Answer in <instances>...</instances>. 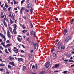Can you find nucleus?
<instances>
[{"label": "nucleus", "mask_w": 74, "mask_h": 74, "mask_svg": "<svg viewBox=\"0 0 74 74\" xmlns=\"http://www.w3.org/2000/svg\"><path fill=\"white\" fill-rule=\"evenodd\" d=\"M70 39V40H71V37H67L65 40V42H67L68 41H69V39Z\"/></svg>", "instance_id": "f257e3e1"}, {"label": "nucleus", "mask_w": 74, "mask_h": 74, "mask_svg": "<svg viewBox=\"0 0 74 74\" xmlns=\"http://www.w3.org/2000/svg\"><path fill=\"white\" fill-rule=\"evenodd\" d=\"M50 65V62H48L45 65L46 68H47V69L48 68V67H49Z\"/></svg>", "instance_id": "f03ea898"}, {"label": "nucleus", "mask_w": 74, "mask_h": 74, "mask_svg": "<svg viewBox=\"0 0 74 74\" xmlns=\"http://www.w3.org/2000/svg\"><path fill=\"white\" fill-rule=\"evenodd\" d=\"M7 36L9 38H11V35H10V32H9V30H8Z\"/></svg>", "instance_id": "7ed1b4c3"}, {"label": "nucleus", "mask_w": 74, "mask_h": 74, "mask_svg": "<svg viewBox=\"0 0 74 74\" xmlns=\"http://www.w3.org/2000/svg\"><path fill=\"white\" fill-rule=\"evenodd\" d=\"M35 66H34V65H33L32 66V69H33V68H34L35 69L37 70V64H35Z\"/></svg>", "instance_id": "20e7f679"}, {"label": "nucleus", "mask_w": 74, "mask_h": 74, "mask_svg": "<svg viewBox=\"0 0 74 74\" xmlns=\"http://www.w3.org/2000/svg\"><path fill=\"white\" fill-rule=\"evenodd\" d=\"M59 66V64H56L55 66L52 67V69H54V68H57Z\"/></svg>", "instance_id": "39448f33"}, {"label": "nucleus", "mask_w": 74, "mask_h": 74, "mask_svg": "<svg viewBox=\"0 0 74 74\" xmlns=\"http://www.w3.org/2000/svg\"><path fill=\"white\" fill-rule=\"evenodd\" d=\"M37 43H34V44L33 45V46L34 47V49H36V48H37V46H36L37 45Z\"/></svg>", "instance_id": "423d86ee"}, {"label": "nucleus", "mask_w": 74, "mask_h": 74, "mask_svg": "<svg viewBox=\"0 0 74 74\" xmlns=\"http://www.w3.org/2000/svg\"><path fill=\"white\" fill-rule=\"evenodd\" d=\"M13 32L15 34H16V27H14V29H13Z\"/></svg>", "instance_id": "0eeeda50"}, {"label": "nucleus", "mask_w": 74, "mask_h": 74, "mask_svg": "<svg viewBox=\"0 0 74 74\" xmlns=\"http://www.w3.org/2000/svg\"><path fill=\"white\" fill-rule=\"evenodd\" d=\"M67 33V29H65V30L64 32V35H66Z\"/></svg>", "instance_id": "6e6552de"}, {"label": "nucleus", "mask_w": 74, "mask_h": 74, "mask_svg": "<svg viewBox=\"0 0 74 74\" xmlns=\"http://www.w3.org/2000/svg\"><path fill=\"white\" fill-rule=\"evenodd\" d=\"M11 45V44H7L5 47V48H7V47H10Z\"/></svg>", "instance_id": "1a4fd4ad"}, {"label": "nucleus", "mask_w": 74, "mask_h": 74, "mask_svg": "<svg viewBox=\"0 0 74 74\" xmlns=\"http://www.w3.org/2000/svg\"><path fill=\"white\" fill-rule=\"evenodd\" d=\"M10 64H11L13 66H14V63L13 62H10L9 63Z\"/></svg>", "instance_id": "9d476101"}, {"label": "nucleus", "mask_w": 74, "mask_h": 74, "mask_svg": "<svg viewBox=\"0 0 74 74\" xmlns=\"http://www.w3.org/2000/svg\"><path fill=\"white\" fill-rule=\"evenodd\" d=\"M23 7H22L21 9L20 10V14L21 15H22V10H23Z\"/></svg>", "instance_id": "9b49d317"}, {"label": "nucleus", "mask_w": 74, "mask_h": 74, "mask_svg": "<svg viewBox=\"0 0 74 74\" xmlns=\"http://www.w3.org/2000/svg\"><path fill=\"white\" fill-rule=\"evenodd\" d=\"M32 4L31 3H29L28 5L27 6V8H29L31 7V5Z\"/></svg>", "instance_id": "f8f14e48"}, {"label": "nucleus", "mask_w": 74, "mask_h": 74, "mask_svg": "<svg viewBox=\"0 0 74 74\" xmlns=\"http://www.w3.org/2000/svg\"><path fill=\"white\" fill-rule=\"evenodd\" d=\"M18 62H21V61L23 62V59L22 58H18Z\"/></svg>", "instance_id": "ddd939ff"}, {"label": "nucleus", "mask_w": 74, "mask_h": 74, "mask_svg": "<svg viewBox=\"0 0 74 74\" xmlns=\"http://www.w3.org/2000/svg\"><path fill=\"white\" fill-rule=\"evenodd\" d=\"M61 48L62 49H64L65 48V47L63 45H62L61 46Z\"/></svg>", "instance_id": "4468645a"}, {"label": "nucleus", "mask_w": 74, "mask_h": 74, "mask_svg": "<svg viewBox=\"0 0 74 74\" xmlns=\"http://www.w3.org/2000/svg\"><path fill=\"white\" fill-rule=\"evenodd\" d=\"M26 67L25 66H24L23 67V71H25V70H26Z\"/></svg>", "instance_id": "2eb2a0df"}, {"label": "nucleus", "mask_w": 74, "mask_h": 74, "mask_svg": "<svg viewBox=\"0 0 74 74\" xmlns=\"http://www.w3.org/2000/svg\"><path fill=\"white\" fill-rule=\"evenodd\" d=\"M4 24V25L5 26H6V27H7V23H6L5 21H3Z\"/></svg>", "instance_id": "dca6fc26"}, {"label": "nucleus", "mask_w": 74, "mask_h": 74, "mask_svg": "<svg viewBox=\"0 0 74 74\" xmlns=\"http://www.w3.org/2000/svg\"><path fill=\"white\" fill-rule=\"evenodd\" d=\"M45 71H42L40 72L39 73V74H44V73H45Z\"/></svg>", "instance_id": "f3484780"}, {"label": "nucleus", "mask_w": 74, "mask_h": 74, "mask_svg": "<svg viewBox=\"0 0 74 74\" xmlns=\"http://www.w3.org/2000/svg\"><path fill=\"white\" fill-rule=\"evenodd\" d=\"M9 29L10 32H11V33H12V29L11 28H10V27H9Z\"/></svg>", "instance_id": "a211bd4d"}, {"label": "nucleus", "mask_w": 74, "mask_h": 74, "mask_svg": "<svg viewBox=\"0 0 74 74\" xmlns=\"http://www.w3.org/2000/svg\"><path fill=\"white\" fill-rule=\"evenodd\" d=\"M5 65L4 64H0V67H3V66H4Z\"/></svg>", "instance_id": "6ab92c4d"}, {"label": "nucleus", "mask_w": 74, "mask_h": 74, "mask_svg": "<svg viewBox=\"0 0 74 74\" xmlns=\"http://www.w3.org/2000/svg\"><path fill=\"white\" fill-rule=\"evenodd\" d=\"M35 33V32H34L33 31H32L31 32V34L32 36V35L34 34V33Z\"/></svg>", "instance_id": "aec40b11"}, {"label": "nucleus", "mask_w": 74, "mask_h": 74, "mask_svg": "<svg viewBox=\"0 0 74 74\" xmlns=\"http://www.w3.org/2000/svg\"><path fill=\"white\" fill-rule=\"evenodd\" d=\"M29 57L30 58H32L33 57V54H31L29 55Z\"/></svg>", "instance_id": "412c9836"}, {"label": "nucleus", "mask_w": 74, "mask_h": 74, "mask_svg": "<svg viewBox=\"0 0 74 74\" xmlns=\"http://www.w3.org/2000/svg\"><path fill=\"white\" fill-rule=\"evenodd\" d=\"M3 9L4 11H7L6 8H5V7H3Z\"/></svg>", "instance_id": "4be33fe9"}, {"label": "nucleus", "mask_w": 74, "mask_h": 74, "mask_svg": "<svg viewBox=\"0 0 74 74\" xmlns=\"http://www.w3.org/2000/svg\"><path fill=\"white\" fill-rule=\"evenodd\" d=\"M74 21V18H73L71 20V24H73V22Z\"/></svg>", "instance_id": "5701e85b"}, {"label": "nucleus", "mask_w": 74, "mask_h": 74, "mask_svg": "<svg viewBox=\"0 0 74 74\" xmlns=\"http://www.w3.org/2000/svg\"><path fill=\"white\" fill-rule=\"evenodd\" d=\"M0 70L1 72H3L4 71V69L1 68L0 69Z\"/></svg>", "instance_id": "b1692460"}, {"label": "nucleus", "mask_w": 74, "mask_h": 74, "mask_svg": "<svg viewBox=\"0 0 74 74\" xmlns=\"http://www.w3.org/2000/svg\"><path fill=\"white\" fill-rule=\"evenodd\" d=\"M25 11L26 12H29L30 11V10H27V9H25Z\"/></svg>", "instance_id": "393cba45"}, {"label": "nucleus", "mask_w": 74, "mask_h": 74, "mask_svg": "<svg viewBox=\"0 0 74 74\" xmlns=\"http://www.w3.org/2000/svg\"><path fill=\"white\" fill-rule=\"evenodd\" d=\"M4 36V35H3L2 33H0V36L1 37H3V36Z\"/></svg>", "instance_id": "a878e982"}, {"label": "nucleus", "mask_w": 74, "mask_h": 74, "mask_svg": "<svg viewBox=\"0 0 74 74\" xmlns=\"http://www.w3.org/2000/svg\"><path fill=\"white\" fill-rule=\"evenodd\" d=\"M2 38H3L4 40H6V38H5V35H3V36L2 37Z\"/></svg>", "instance_id": "bb28decb"}, {"label": "nucleus", "mask_w": 74, "mask_h": 74, "mask_svg": "<svg viewBox=\"0 0 74 74\" xmlns=\"http://www.w3.org/2000/svg\"><path fill=\"white\" fill-rule=\"evenodd\" d=\"M27 30H23L22 31L23 33H26L27 32Z\"/></svg>", "instance_id": "cd10ccee"}, {"label": "nucleus", "mask_w": 74, "mask_h": 74, "mask_svg": "<svg viewBox=\"0 0 74 74\" xmlns=\"http://www.w3.org/2000/svg\"><path fill=\"white\" fill-rule=\"evenodd\" d=\"M30 11L31 13H32L33 12V8H31Z\"/></svg>", "instance_id": "c85d7f7f"}, {"label": "nucleus", "mask_w": 74, "mask_h": 74, "mask_svg": "<svg viewBox=\"0 0 74 74\" xmlns=\"http://www.w3.org/2000/svg\"><path fill=\"white\" fill-rule=\"evenodd\" d=\"M25 1V0H23L21 2V4H22V3H24Z\"/></svg>", "instance_id": "c756f323"}, {"label": "nucleus", "mask_w": 74, "mask_h": 74, "mask_svg": "<svg viewBox=\"0 0 74 74\" xmlns=\"http://www.w3.org/2000/svg\"><path fill=\"white\" fill-rule=\"evenodd\" d=\"M34 36V37H36V32H34V34H32Z\"/></svg>", "instance_id": "7c9ffc66"}, {"label": "nucleus", "mask_w": 74, "mask_h": 74, "mask_svg": "<svg viewBox=\"0 0 74 74\" xmlns=\"http://www.w3.org/2000/svg\"><path fill=\"white\" fill-rule=\"evenodd\" d=\"M31 44L32 45H33L34 44V42H33V41H32Z\"/></svg>", "instance_id": "2f4dec72"}, {"label": "nucleus", "mask_w": 74, "mask_h": 74, "mask_svg": "<svg viewBox=\"0 0 74 74\" xmlns=\"http://www.w3.org/2000/svg\"><path fill=\"white\" fill-rule=\"evenodd\" d=\"M10 23L11 24H12L13 23V21L12 20H10Z\"/></svg>", "instance_id": "473e14b6"}, {"label": "nucleus", "mask_w": 74, "mask_h": 74, "mask_svg": "<svg viewBox=\"0 0 74 74\" xmlns=\"http://www.w3.org/2000/svg\"><path fill=\"white\" fill-rule=\"evenodd\" d=\"M22 28L23 29H25V28H26V27H25L24 26V24L23 25Z\"/></svg>", "instance_id": "72a5a7b5"}, {"label": "nucleus", "mask_w": 74, "mask_h": 74, "mask_svg": "<svg viewBox=\"0 0 74 74\" xmlns=\"http://www.w3.org/2000/svg\"><path fill=\"white\" fill-rule=\"evenodd\" d=\"M17 39H18V41H19L20 42H21V41L20 40V38H18Z\"/></svg>", "instance_id": "f704fd0d"}, {"label": "nucleus", "mask_w": 74, "mask_h": 74, "mask_svg": "<svg viewBox=\"0 0 74 74\" xmlns=\"http://www.w3.org/2000/svg\"><path fill=\"white\" fill-rule=\"evenodd\" d=\"M53 56L54 57H55V56H56V53H54L53 54Z\"/></svg>", "instance_id": "c9c22d12"}, {"label": "nucleus", "mask_w": 74, "mask_h": 74, "mask_svg": "<svg viewBox=\"0 0 74 74\" xmlns=\"http://www.w3.org/2000/svg\"><path fill=\"white\" fill-rule=\"evenodd\" d=\"M69 62H74V61H73V60H69Z\"/></svg>", "instance_id": "e433bc0d"}, {"label": "nucleus", "mask_w": 74, "mask_h": 74, "mask_svg": "<svg viewBox=\"0 0 74 74\" xmlns=\"http://www.w3.org/2000/svg\"><path fill=\"white\" fill-rule=\"evenodd\" d=\"M18 2H16V1H14V4H18Z\"/></svg>", "instance_id": "4c0bfd02"}, {"label": "nucleus", "mask_w": 74, "mask_h": 74, "mask_svg": "<svg viewBox=\"0 0 74 74\" xmlns=\"http://www.w3.org/2000/svg\"><path fill=\"white\" fill-rule=\"evenodd\" d=\"M9 58H10V60H11L12 59V58L11 56H9Z\"/></svg>", "instance_id": "58836bf2"}, {"label": "nucleus", "mask_w": 74, "mask_h": 74, "mask_svg": "<svg viewBox=\"0 0 74 74\" xmlns=\"http://www.w3.org/2000/svg\"><path fill=\"white\" fill-rule=\"evenodd\" d=\"M0 49L3 50V47H2L1 46H0Z\"/></svg>", "instance_id": "ea45409f"}, {"label": "nucleus", "mask_w": 74, "mask_h": 74, "mask_svg": "<svg viewBox=\"0 0 74 74\" xmlns=\"http://www.w3.org/2000/svg\"><path fill=\"white\" fill-rule=\"evenodd\" d=\"M67 71H64V72H63V73L64 74H65V73H67Z\"/></svg>", "instance_id": "a19ab883"}, {"label": "nucleus", "mask_w": 74, "mask_h": 74, "mask_svg": "<svg viewBox=\"0 0 74 74\" xmlns=\"http://www.w3.org/2000/svg\"><path fill=\"white\" fill-rule=\"evenodd\" d=\"M66 56H67V57H70V56L68 54H66Z\"/></svg>", "instance_id": "79ce46f5"}, {"label": "nucleus", "mask_w": 74, "mask_h": 74, "mask_svg": "<svg viewBox=\"0 0 74 74\" xmlns=\"http://www.w3.org/2000/svg\"><path fill=\"white\" fill-rule=\"evenodd\" d=\"M13 51L14 52H16V51H18V49H17V50H14Z\"/></svg>", "instance_id": "37998d69"}, {"label": "nucleus", "mask_w": 74, "mask_h": 74, "mask_svg": "<svg viewBox=\"0 0 74 74\" xmlns=\"http://www.w3.org/2000/svg\"><path fill=\"white\" fill-rule=\"evenodd\" d=\"M11 7L9 8L8 9V11H10V10H11Z\"/></svg>", "instance_id": "c03bdc74"}, {"label": "nucleus", "mask_w": 74, "mask_h": 74, "mask_svg": "<svg viewBox=\"0 0 74 74\" xmlns=\"http://www.w3.org/2000/svg\"><path fill=\"white\" fill-rule=\"evenodd\" d=\"M8 68L9 69H11V66L9 65H8Z\"/></svg>", "instance_id": "a18cd8bd"}, {"label": "nucleus", "mask_w": 74, "mask_h": 74, "mask_svg": "<svg viewBox=\"0 0 74 74\" xmlns=\"http://www.w3.org/2000/svg\"><path fill=\"white\" fill-rule=\"evenodd\" d=\"M8 51H9V52H10V53H11V51H10V49L8 48Z\"/></svg>", "instance_id": "49530a36"}, {"label": "nucleus", "mask_w": 74, "mask_h": 74, "mask_svg": "<svg viewBox=\"0 0 74 74\" xmlns=\"http://www.w3.org/2000/svg\"><path fill=\"white\" fill-rule=\"evenodd\" d=\"M11 18H12V19H13L14 18V15H13V14H12Z\"/></svg>", "instance_id": "de8ad7c7"}, {"label": "nucleus", "mask_w": 74, "mask_h": 74, "mask_svg": "<svg viewBox=\"0 0 74 74\" xmlns=\"http://www.w3.org/2000/svg\"><path fill=\"white\" fill-rule=\"evenodd\" d=\"M5 52L7 53H8V52L7 51V49H6L5 51Z\"/></svg>", "instance_id": "09e8293b"}, {"label": "nucleus", "mask_w": 74, "mask_h": 74, "mask_svg": "<svg viewBox=\"0 0 74 74\" xmlns=\"http://www.w3.org/2000/svg\"><path fill=\"white\" fill-rule=\"evenodd\" d=\"M5 6L7 8L8 7V5H7V4L5 3Z\"/></svg>", "instance_id": "8fccbe9b"}, {"label": "nucleus", "mask_w": 74, "mask_h": 74, "mask_svg": "<svg viewBox=\"0 0 74 74\" xmlns=\"http://www.w3.org/2000/svg\"><path fill=\"white\" fill-rule=\"evenodd\" d=\"M6 43H10V41L9 40H7L6 41Z\"/></svg>", "instance_id": "3c124183"}, {"label": "nucleus", "mask_w": 74, "mask_h": 74, "mask_svg": "<svg viewBox=\"0 0 74 74\" xmlns=\"http://www.w3.org/2000/svg\"><path fill=\"white\" fill-rule=\"evenodd\" d=\"M71 67H74V64H73V65H71Z\"/></svg>", "instance_id": "603ef678"}, {"label": "nucleus", "mask_w": 74, "mask_h": 74, "mask_svg": "<svg viewBox=\"0 0 74 74\" xmlns=\"http://www.w3.org/2000/svg\"><path fill=\"white\" fill-rule=\"evenodd\" d=\"M55 51V49H53L51 50V52H53V51Z\"/></svg>", "instance_id": "864d4df0"}, {"label": "nucleus", "mask_w": 74, "mask_h": 74, "mask_svg": "<svg viewBox=\"0 0 74 74\" xmlns=\"http://www.w3.org/2000/svg\"><path fill=\"white\" fill-rule=\"evenodd\" d=\"M21 52H22L23 53V52H24V51H23V50H21Z\"/></svg>", "instance_id": "5fc2aeb1"}, {"label": "nucleus", "mask_w": 74, "mask_h": 74, "mask_svg": "<svg viewBox=\"0 0 74 74\" xmlns=\"http://www.w3.org/2000/svg\"><path fill=\"white\" fill-rule=\"evenodd\" d=\"M36 74V73H34V72H32L31 74Z\"/></svg>", "instance_id": "6e6d98bb"}, {"label": "nucleus", "mask_w": 74, "mask_h": 74, "mask_svg": "<svg viewBox=\"0 0 74 74\" xmlns=\"http://www.w3.org/2000/svg\"><path fill=\"white\" fill-rule=\"evenodd\" d=\"M23 18L24 19H26V16H24L23 17Z\"/></svg>", "instance_id": "4d7b16f0"}, {"label": "nucleus", "mask_w": 74, "mask_h": 74, "mask_svg": "<svg viewBox=\"0 0 74 74\" xmlns=\"http://www.w3.org/2000/svg\"><path fill=\"white\" fill-rule=\"evenodd\" d=\"M4 16H5V15H3V16H2L1 17V19L3 18H4Z\"/></svg>", "instance_id": "13d9d810"}, {"label": "nucleus", "mask_w": 74, "mask_h": 74, "mask_svg": "<svg viewBox=\"0 0 74 74\" xmlns=\"http://www.w3.org/2000/svg\"><path fill=\"white\" fill-rule=\"evenodd\" d=\"M11 14L10 13V14L9 15V18L11 17Z\"/></svg>", "instance_id": "bf43d9fd"}, {"label": "nucleus", "mask_w": 74, "mask_h": 74, "mask_svg": "<svg viewBox=\"0 0 74 74\" xmlns=\"http://www.w3.org/2000/svg\"><path fill=\"white\" fill-rule=\"evenodd\" d=\"M56 72H58V71L56 70L54 71V73H56Z\"/></svg>", "instance_id": "052dcab7"}, {"label": "nucleus", "mask_w": 74, "mask_h": 74, "mask_svg": "<svg viewBox=\"0 0 74 74\" xmlns=\"http://www.w3.org/2000/svg\"><path fill=\"white\" fill-rule=\"evenodd\" d=\"M26 35H27V36H29V34H28V33H26Z\"/></svg>", "instance_id": "680f3d73"}, {"label": "nucleus", "mask_w": 74, "mask_h": 74, "mask_svg": "<svg viewBox=\"0 0 74 74\" xmlns=\"http://www.w3.org/2000/svg\"><path fill=\"white\" fill-rule=\"evenodd\" d=\"M14 10H18V9H17V8H14Z\"/></svg>", "instance_id": "e2e57ef3"}, {"label": "nucleus", "mask_w": 74, "mask_h": 74, "mask_svg": "<svg viewBox=\"0 0 74 74\" xmlns=\"http://www.w3.org/2000/svg\"><path fill=\"white\" fill-rule=\"evenodd\" d=\"M64 62H68V60H64Z\"/></svg>", "instance_id": "0e129e2a"}, {"label": "nucleus", "mask_w": 74, "mask_h": 74, "mask_svg": "<svg viewBox=\"0 0 74 74\" xmlns=\"http://www.w3.org/2000/svg\"><path fill=\"white\" fill-rule=\"evenodd\" d=\"M61 45H60V46L58 47V49H60V46Z\"/></svg>", "instance_id": "69168bd1"}, {"label": "nucleus", "mask_w": 74, "mask_h": 74, "mask_svg": "<svg viewBox=\"0 0 74 74\" xmlns=\"http://www.w3.org/2000/svg\"><path fill=\"white\" fill-rule=\"evenodd\" d=\"M27 2L28 3H29V0H27Z\"/></svg>", "instance_id": "338daca9"}, {"label": "nucleus", "mask_w": 74, "mask_h": 74, "mask_svg": "<svg viewBox=\"0 0 74 74\" xmlns=\"http://www.w3.org/2000/svg\"><path fill=\"white\" fill-rule=\"evenodd\" d=\"M20 56L21 57H23V55H20Z\"/></svg>", "instance_id": "774afa93"}]
</instances>
